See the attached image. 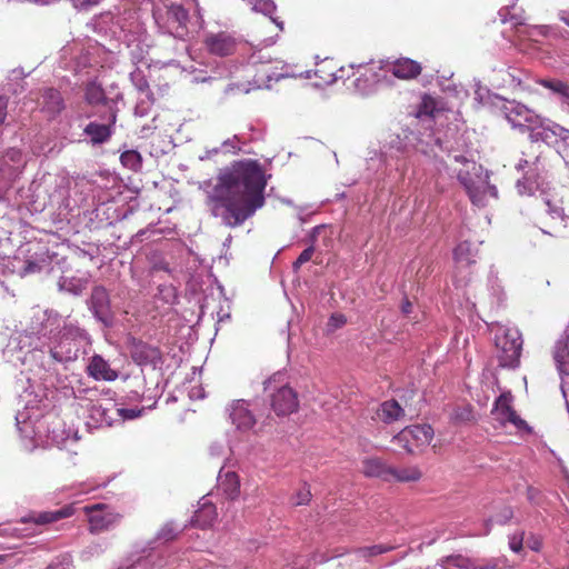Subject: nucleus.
Wrapping results in <instances>:
<instances>
[{"instance_id":"obj_48","label":"nucleus","mask_w":569,"mask_h":569,"mask_svg":"<svg viewBox=\"0 0 569 569\" xmlns=\"http://www.w3.org/2000/svg\"><path fill=\"white\" fill-rule=\"evenodd\" d=\"M512 510L509 507H505L499 515H497L493 518H490L488 522L495 521L497 523L503 525L512 518Z\"/></svg>"},{"instance_id":"obj_7","label":"nucleus","mask_w":569,"mask_h":569,"mask_svg":"<svg viewBox=\"0 0 569 569\" xmlns=\"http://www.w3.org/2000/svg\"><path fill=\"white\" fill-rule=\"evenodd\" d=\"M393 549L395 546L391 545H373L355 549L345 555H337L336 557H341L338 563L341 569H367V563L370 562L373 557Z\"/></svg>"},{"instance_id":"obj_2","label":"nucleus","mask_w":569,"mask_h":569,"mask_svg":"<svg viewBox=\"0 0 569 569\" xmlns=\"http://www.w3.org/2000/svg\"><path fill=\"white\" fill-rule=\"evenodd\" d=\"M469 166L470 169L458 171V180L463 186L471 203L483 208L491 199L498 198L497 187L490 183V173L481 164L469 163Z\"/></svg>"},{"instance_id":"obj_45","label":"nucleus","mask_w":569,"mask_h":569,"mask_svg":"<svg viewBox=\"0 0 569 569\" xmlns=\"http://www.w3.org/2000/svg\"><path fill=\"white\" fill-rule=\"evenodd\" d=\"M315 252V248L313 246H310L308 247L307 249H305L298 257V259L295 261L293 263V268L295 269H298L300 268L303 263L308 262L311 258H312V254Z\"/></svg>"},{"instance_id":"obj_27","label":"nucleus","mask_w":569,"mask_h":569,"mask_svg":"<svg viewBox=\"0 0 569 569\" xmlns=\"http://www.w3.org/2000/svg\"><path fill=\"white\" fill-rule=\"evenodd\" d=\"M218 488L227 496V498L233 500L240 493V480L236 472L220 470L218 475Z\"/></svg>"},{"instance_id":"obj_60","label":"nucleus","mask_w":569,"mask_h":569,"mask_svg":"<svg viewBox=\"0 0 569 569\" xmlns=\"http://www.w3.org/2000/svg\"><path fill=\"white\" fill-rule=\"evenodd\" d=\"M560 20L569 27V10H562L559 13Z\"/></svg>"},{"instance_id":"obj_38","label":"nucleus","mask_w":569,"mask_h":569,"mask_svg":"<svg viewBox=\"0 0 569 569\" xmlns=\"http://www.w3.org/2000/svg\"><path fill=\"white\" fill-rule=\"evenodd\" d=\"M252 9L257 12H261L266 16H271L277 7L273 0H256L253 3ZM271 20L280 28L282 29V22L278 21L276 18L270 17Z\"/></svg>"},{"instance_id":"obj_13","label":"nucleus","mask_w":569,"mask_h":569,"mask_svg":"<svg viewBox=\"0 0 569 569\" xmlns=\"http://www.w3.org/2000/svg\"><path fill=\"white\" fill-rule=\"evenodd\" d=\"M88 307L93 316L104 325H110L112 321V311L110 297L107 289L102 286H96L92 289Z\"/></svg>"},{"instance_id":"obj_34","label":"nucleus","mask_w":569,"mask_h":569,"mask_svg":"<svg viewBox=\"0 0 569 569\" xmlns=\"http://www.w3.org/2000/svg\"><path fill=\"white\" fill-rule=\"evenodd\" d=\"M446 561L449 565H452L455 568H461V569H500L498 563L496 561H490L488 563L483 565H476L472 563L469 559L463 558L462 556H450L446 558Z\"/></svg>"},{"instance_id":"obj_40","label":"nucleus","mask_w":569,"mask_h":569,"mask_svg":"<svg viewBox=\"0 0 569 569\" xmlns=\"http://www.w3.org/2000/svg\"><path fill=\"white\" fill-rule=\"evenodd\" d=\"M311 500V491L309 486L303 485L292 498V503L296 506L307 505Z\"/></svg>"},{"instance_id":"obj_52","label":"nucleus","mask_w":569,"mask_h":569,"mask_svg":"<svg viewBox=\"0 0 569 569\" xmlns=\"http://www.w3.org/2000/svg\"><path fill=\"white\" fill-rule=\"evenodd\" d=\"M527 498L531 503L539 505L540 503V491L533 487H528Z\"/></svg>"},{"instance_id":"obj_64","label":"nucleus","mask_w":569,"mask_h":569,"mask_svg":"<svg viewBox=\"0 0 569 569\" xmlns=\"http://www.w3.org/2000/svg\"><path fill=\"white\" fill-rule=\"evenodd\" d=\"M4 560V557L3 556H0V563H2Z\"/></svg>"},{"instance_id":"obj_24","label":"nucleus","mask_w":569,"mask_h":569,"mask_svg":"<svg viewBox=\"0 0 569 569\" xmlns=\"http://www.w3.org/2000/svg\"><path fill=\"white\" fill-rule=\"evenodd\" d=\"M23 158L19 149L11 148L7 150L0 159V171L8 178H13L18 174L22 167Z\"/></svg>"},{"instance_id":"obj_39","label":"nucleus","mask_w":569,"mask_h":569,"mask_svg":"<svg viewBox=\"0 0 569 569\" xmlns=\"http://www.w3.org/2000/svg\"><path fill=\"white\" fill-rule=\"evenodd\" d=\"M558 131L556 148L562 158L569 162V129L561 126V129H558Z\"/></svg>"},{"instance_id":"obj_41","label":"nucleus","mask_w":569,"mask_h":569,"mask_svg":"<svg viewBox=\"0 0 569 569\" xmlns=\"http://www.w3.org/2000/svg\"><path fill=\"white\" fill-rule=\"evenodd\" d=\"M152 103H153L152 97H149V98H146V96L140 97L139 101L137 102L136 108H134L136 116L143 117V116L148 114L149 109L152 106Z\"/></svg>"},{"instance_id":"obj_37","label":"nucleus","mask_w":569,"mask_h":569,"mask_svg":"<svg viewBox=\"0 0 569 569\" xmlns=\"http://www.w3.org/2000/svg\"><path fill=\"white\" fill-rule=\"evenodd\" d=\"M540 84L561 97L563 101H569V86L566 82L556 79H543Z\"/></svg>"},{"instance_id":"obj_42","label":"nucleus","mask_w":569,"mask_h":569,"mask_svg":"<svg viewBox=\"0 0 569 569\" xmlns=\"http://www.w3.org/2000/svg\"><path fill=\"white\" fill-rule=\"evenodd\" d=\"M178 532V528L172 523H166L158 532V538L164 541L172 540Z\"/></svg>"},{"instance_id":"obj_62","label":"nucleus","mask_w":569,"mask_h":569,"mask_svg":"<svg viewBox=\"0 0 569 569\" xmlns=\"http://www.w3.org/2000/svg\"><path fill=\"white\" fill-rule=\"evenodd\" d=\"M146 567H147V561H139L131 568H127V569H146Z\"/></svg>"},{"instance_id":"obj_25","label":"nucleus","mask_w":569,"mask_h":569,"mask_svg":"<svg viewBox=\"0 0 569 569\" xmlns=\"http://www.w3.org/2000/svg\"><path fill=\"white\" fill-rule=\"evenodd\" d=\"M390 71L399 79H413L421 73V66L409 58H400L391 64Z\"/></svg>"},{"instance_id":"obj_11","label":"nucleus","mask_w":569,"mask_h":569,"mask_svg":"<svg viewBox=\"0 0 569 569\" xmlns=\"http://www.w3.org/2000/svg\"><path fill=\"white\" fill-rule=\"evenodd\" d=\"M478 246L469 241H463L455 249V262H456V281L459 284H467L470 280V272L467 269L476 262L478 257Z\"/></svg>"},{"instance_id":"obj_32","label":"nucleus","mask_w":569,"mask_h":569,"mask_svg":"<svg viewBox=\"0 0 569 569\" xmlns=\"http://www.w3.org/2000/svg\"><path fill=\"white\" fill-rule=\"evenodd\" d=\"M58 287L61 291H66L74 296H80L88 287V279L78 277H61L58 281Z\"/></svg>"},{"instance_id":"obj_63","label":"nucleus","mask_w":569,"mask_h":569,"mask_svg":"<svg viewBox=\"0 0 569 569\" xmlns=\"http://www.w3.org/2000/svg\"><path fill=\"white\" fill-rule=\"evenodd\" d=\"M436 146L439 148V149H442V144H441V141L439 139H436Z\"/></svg>"},{"instance_id":"obj_57","label":"nucleus","mask_w":569,"mask_h":569,"mask_svg":"<svg viewBox=\"0 0 569 569\" xmlns=\"http://www.w3.org/2000/svg\"><path fill=\"white\" fill-rule=\"evenodd\" d=\"M288 76L289 74L287 72H271V73L267 74V79L269 81H271V80L279 81L280 79L286 78Z\"/></svg>"},{"instance_id":"obj_33","label":"nucleus","mask_w":569,"mask_h":569,"mask_svg":"<svg viewBox=\"0 0 569 569\" xmlns=\"http://www.w3.org/2000/svg\"><path fill=\"white\" fill-rule=\"evenodd\" d=\"M422 477L421 470L416 466L405 467V468H393L391 467L390 472V481L398 482H415L419 481Z\"/></svg>"},{"instance_id":"obj_58","label":"nucleus","mask_w":569,"mask_h":569,"mask_svg":"<svg viewBox=\"0 0 569 569\" xmlns=\"http://www.w3.org/2000/svg\"><path fill=\"white\" fill-rule=\"evenodd\" d=\"M321 229H322V226H317V227L312 228V230L310 232V240H311L312 243L316 242L317 237H318V234H319Z\"/></svg>"},{"instance_id":"obj_54","label":"nucleus","mask_w":569,"mask_h":569,"mask_svg":"<svg viewBox=\"0 0 569 569\" xmlns=\"http://www.w3.org/2000/svg\"><path fill=\"white\" fill-rule=\"evenodd\" d=\"M137 86L141 96H146V98L152 97V93L149 91V84L144 79H141Z\"/></svg>"},{"instance_id":"obj_6","label":"nucleus","mask_w":569,"mask_h":569,"mask_svg":"<svg viewBox=\"0 0 569 569\" xmlns=\"http://www.w3.org/2000/svg\"><path fill=\"white\" fill-rule=\"evenodd\" d=\"M525 158H521L519 162L516 164V169L518 171L523 172V180H520L517 183V188L520 193H523L526 190L531 191V187H526L525 183H537L540 178L546 173V159L541 156V153L529 152L522 153Z\"/></svg>"},{"instance_id":"obj_15","label":"nucleus","mask_w":569,"mask_h":569,"mask_svg":"<svg viewBox=\"0 0 569 569\" xmlns=\"http://www.w3.org/2000/svg\"><path fill=\"white\" fill-rule=\"evenodd\" d=\"M433 438V430L429 425H416L405 428L397 436L393 441H412L415 448L428 446Z\"/></svg>"},{"instance_id":"obj_61","label":"nucleus","mask_w":569,"mask_h":569,"mask_svg":"<svg viewBox=\"0 0 569 569\" xmlns=\"http://www.w3.org/2000/svg\"><path fill=\"white\" fill-rule=\"evenodd\" d=\"M411 308H412V305L409 300H405L402 302V306H401V309H402V312L408 315L411 312Z\"/></svg>"},{"instance_id":"obj_17","label":"nucleus","mask_w":569,"mask_h":569,"mask_svg":"<svg viewBox=\"0 0 569 569\" xmlns=\"http://www.w3.org/2000/svg\"><path fill=\"white\" fill-rule=\"evenodd\" d=\"M558 129H561V126L555 122L545 124L539 118L538 123H533L532 127H528L526 131H529V137L531 142L542 141L547 144H551L556 147L558 141Z\"/></svg>"},{"instance_id":"obj_29","label":"nucleus","mask_w":569,"mask_h":569,"mask_svg":"<svg viewBox=\"0 0 569 569\" xmlns=\"http://www.w3.org/2000/svg\"><path fill=\"white\" fill-rule=\"evenodd\" d=\"M405 415L403 409L396 400L382 402L377 409V418L385 423H392Z\"/></svg>"},{"instance_id":"obj_35","label":"nucleus","mask_w":569,"mask_h":569,"mask_svg":"<svg viewBox=\"0 0 569 569\" xmlns=\"http://www.w3.org/2000/svg\"><path fill=\"white\" fill-rule=\"evenodd\" d=\"M71 516V509L70 508H61L56 511H44L40 512L36 518L34 522L38 525H46L54 522L59 519L67 518Z\"/></svg>"},{"instance_id":"obj_43","label":"nucleus","mask_w":569,"mask_h":569,"mask_svg":"<svg viewBox=\"0 0 569 569\" xmlns=\"http://www.w3.org/2000/svg\"><path fill=\"white\" fill-rule=\"evenodd\" d=\"M72 559L69 555H63L53 560L46 569H71Z\"/></svg>"},{"instance_id":"obj_8","label":"nucleus","mask_w":569,"mask_h":569,"mask_svg":"<svg viewBox=\"0 0 569 569\" xmlns=\"http://www.w3.org/2000/svg\"><path fill=\"white\" fill-rule=\"evenodd\" d=\"M547 209L548 221H542L541 232L552 237H562L569 228V214L565 213L563 208L558 206V200L550 197L542 198Z\"/></svg>"},{"instance_id":"obj_16","label":"nucleus","mask_w":569,"mask_h":569,"mask_svg":"<svg viewBox=\"0 0 569 569\" xmlns=\"http://www.w3.org/2000/svg\"><path fill=\"white\" fill-rule=\"evenodd\" d=\"M229 410L231 422L237 427V429L246 431L250 430L256 425V418L249 409V403L246 400H234L230 405Z\"/></svg>"},{"instance_id":"obj_21","label":"nucleus","mask_w":569,"mask_h":569,"mask_svg":"<svg viewBox=\"0 0 569 569\" xmlns=\"http://www.w3.org/2000/svg\"><path fill=\"white\" fill-rule=\"evenodd\" d=\"M87 371L90 377H93L97 380L112 381L118 377L117 371L111 369L108 361L104 360L100 355H94L91 357L87 367Z\"/></svg>"},{"instance_id":"obj_4","label":"nucleus","mask_w":569,"mask_h":569,"mask_svg":"<svg viewBox=\"0 0 569 569\" xmlns=\"http://www.w3.org/2000/svg\"><path fill=\"white\" fill-rule=\"evenodd\" d=\"M495 332V346L499 366L515 369L520 363L522 350V338L520 331L515 327L497 323L492 326Z\"/></svg>"},{"instance_id":"obj_5","label":"nucleus","mask_w":569,"mask_h":569,"mask_svg":"<svg viewBox=\"0 0 569 569\" xmlns=\"http://www.w3.org/2000/svg\"><path fill=\"white\" fill-rule=\"evenodd\" d=\"M264 392L268 393L270 406L277 416H288L299 407L297 392L283 383L280 373H277L263 382Z\"/></svg>"},{"instance_id":"obj_1","label":"nucleus","mask_w":569,"mask_h":569,"mask_svg":"<svg viewBox=\"0 0 569 569\" xmlns=\"http://www.w3.org/2000/svg\"><path fill=\"white\" fill-rule=\"evenodd\" d=\"M266 186V174L258 161H234L220 170L207 194V206L226 227H239L263 207Z\"/></svg>"},{"instance_id":"obj_50","label":"nucleus","mask_w":569,"mask_h":569,"mask_svg":"<svg viewBox=\"0 0 569 569\" xmlns=\"http://www.w3.org/2000/svg\"><path fill=\"white\" fill-rule=\"evenodd\" d=\"M239 143H240L239 137L238 136H233L232 138L227 139L226 141H223L222 147L227 151H231V152L236 153L237 151L240 150Z\"/></svg>"},{"instance_id":"obj_9","label":"nucleus","mask_w":569,"mask_h":569,"mask_svg":"<svg viewBox=\"0 0 569 569\" xmlns=\"http://www.w3.org/2000/svg\"><path fill=\"white\" fill-rule=\"evenodd\" d=\"M513 396L510 391L502 392L493 403L491 413L495 419L505 426L507 422L513 425L519 431L531 432V428L528 423L521 419L512 407Z\"/></svg>"},{"instance_id":"obj_53","label":"nucleus","mask_w":569,"mask_h":569,"mask_svg":"<svg viewBox=\"0 0 569 569\" xmlns=\"http://www.w3.org/2000/svg\"><path fill=\"white\" fill-rule=\"evenodd\" d=\"M7 106L8 99L4 96H0V126L4 122V119L7 117Z\"/></svg>"},{"instance_id":"obj_20","label":"nucleus","mask_w":569,"mask_h":569,"mask_svg":"<svg viewBox=\"0 0 569 569\" xmlns=\"http://www.w3.org/2000/svg\"><path fill=\"white\" fill-rule=\"evenodd\" d=\"M166 17L170 32L182 38L186 34L188 11L181 4H171L167 8Z\"/></svg>"},{"instance_id":"obj_36","label":"nucleus","mask_w":569,"mask_h":569,"mask_svg":"<svg viewBox=\"0 0 569 569\" xmlns=\"http://www.w3.org/2000/svg\"><path fill=\"white\" fill-rule=\"evenodd\" d=\"M120 161L123 167L132 170L139 171L142 167V157L137 150H127L121 153Z\"/></svg>"},{"instance_id":"obj_28","label":"nucleus","mask_w":569,"mask_h":569,"mask_svg":"<svg viewBox=\"0 0 569 569\" xmlns=\"http://www.w3.org/2000/svg\"><path fill=\"white\" fill-rule=\"evenodd\" d=\"M84 98L90 106H104L107 108V113H109L110 106L116 107V102L112 99H108L103 89L96 82L87 84Z\"/></svg>"},{"instance_id":"obj_26","label":"nucleus","mask_w":569,"mask_h":569,"mask_svg":"<svg viewBox=\"0 0 569 569\" xmlns=\"http://www.w3.org/2000/svg\"><path fill=\"white\" fill-rule=\"evenodd\" d=\"M217 518V510L214 505L206 497L199 501V508L194 512L192 522L200 528H207L213 523Z\"/></svg>"},{"instance_id":"obj_46","label":"nucleus","mask_w":569,"mask_h":569,"mask_svg":"<svg viewBox=\"0 0 569 569\" xmlns=\"http://www.w3.org/2000/svg\"><path fill=\"white\" fill-rule=\"evenodd\" d=\"M489 281L492 295L496 296L498 302H502L505 300V292L497 278L493 279V277L490 276Z\"/></svg>"},{"instance_id":"obj_10","label":"nucleus","mask_w":569,"mask_h":569,"mask_svg":"<svg viewBox=\"0 0 569 569\" xmlns=\"http://www.w3.org/2000/svg\"><path fill=\"white\" fill-rule=\"evenodd\" d=\"M506 120L512 128L526 131L528 127L539 122V116L525 104L517 101H505L500 108Z\"/></svg>"},{"instance_id":"obj_51","label":"nucleus","mask_w":569,"mask_h":569,"mask_svg":"<svg viewBox=\"0 0 569 569\" xmlns=\"http://www.w3.org/2000/svg\"><path fill=\"white\" fill-rule=\"evenodd\" d=\"M42 267L36 261H27L21 270V276L40 272Z\"/></svg>"},{"instance_id":"obj_31","label":"nucleus","mask_w":569,"mask_h":569,"mask_svg":"<svg viewBox=\"0 0 569 569\" xmlns=\"http://www.w3.org/2000/svg\"><path fill=\"white\" fill-rule=\"evenodd\" d=\"M358 68L363 69L365 72H362L360 77L356 79L355 86L361 93H368L379 81V76L372 67L359 64Z\"/></svg>"},{"instance_id":"obj_19","label":"nucleus","mask_w":569,"mask_h":569,"mask_svg":"<svg viewBox=\"0 0 569 569\" xmlns=\"http://www.w3.org/2000/svg\"><path fill=\"white\" fill-rule=\"evenodd\" d=\"M66 109L64 100L57 89L48 88L42 93L41 111L48 119H56Z\"/></svg>"},{"instance_id":"obj_59","label":"nucleus","mask_w":569,"mask_h":569,"mask_svg":"<svg viewBox=\"0 0 569 569\" xmlns=\"http://www.w3.org/2000/svg\"><path fill=\"white\" fill-rule=\"evenodd\" d=\"M94 411H96V412H100V411H101V416H103V420H104L108 425H110V423H111V420H110L111 418H110V417H106L108 409L101 408V406H99V407H96V408H94Z\"/></svg>"},{"instance_id":"obj_44","label":"nucleus","mask_w":569,"mask_h":569,"mask_svg":"<svg viewBox=\"0 0 569 569\" xmlns=\"http://www.w3.org/2000/svg\"><path fill=\"white\" fill-rule=\"evenodd\" d=\"M523 532L519 531L509 537V548L513 552H519L522 549Z\"/></svg>"},{"instance_id":"obj_14","label":"nucleus","mask_w":569,"mask_h":569,"mask_svg":"<svg viewBox=\"0 0 569 569\" xmlns=\"http://www.w3.org/2000/svg\"><path fill=\"white\" fill-rule=\"evenodd\" d=\"M84 510L88 515L90 530L92 532H100L108 530L119 521V515L112 512L109 508L102 505H93L86 507Z\"/></svg>"},{"instance_id":"obj_56","label":"nucleus","mask_w":569,"mask_h":569,"mask_svg":"<svg viewBox=\"0 0 569 569\" xmlns=\"http://www.w3.org/2000/svg\"><path fill=\"white\" fill-rule=\"evenodd\" d=\"M398 446L403 448L407 452L412 453L415 446L412 441H395Z\"/></svg>"},{"instance_id":"obj_47","label":"nucleus","mask_w":569,"mask_h":569,"mask_svg":"<svg viewBox=\"0 0 569 569\" xmlns=\"http://www.w3.org/2000/svg\"><path fill=\"white\" fill-rule=\"evenodd\" d=\"M347 322V319L341 313L332 315L328 321V329L330 331H335L341 328Z\"/></svg>"},{"instance_id":"obj_3","label":"nucleus","mask_w":569,"mask_h":569,"mask_svg":"<svg viewBox=\"0 0 569 569\" xmlns=\"http://www.w3.org/2000/svg\"><path fill=\"white\" fill-rule=\"evenodd\" d=\"M90 343V336L84 329L71 321H66L50 347V357L56 362H71Z\"/></svg>"},{"instance_id":"obj_12","label":"nucleus","mask_w":569,"mask_h":569,"mask_svg":"<svg viewBox=\"0 0 569 569\" xmlns=\"http://www.w3.org/2000/svg\"><path fill=\"white\" fill-rule=\"evenodd\" d=\"M117 116V107L110 106L109 113L106 116L104 123L91 121L84 127L83 133L89 138L91 144L97 146L109 141L114 131Z\"/></svg>"},{"instance_id":"obj_22","label":"nucleus","mask_w":569,"mask_h":569,"mask_svg":"<svg viewBox=\"0 0 569 569\" xmlns=\"http://www.w3.org/2000/svg\"><path fill=\"white\" fill-rule=\"evenodd\" d=\"M361 466V471L366 477L390 481L391 467L380 458H366L362 460Z\"/></svg>"},{"instance_id":"obj_55","label":"nucleus","mask_w":569,"mask_h":569,"mask_svg":"<svg viewBox=\"0 0 569 569\" xmlns=\"http://www.w3.org/2000/svg\"><path fill=\"white\" fill-rule=\"evenodd\" d=\"M453 159H455L456 162L463 164L465 166L463 169H470L469 163H476L473 160H469L463 154H456V156H453Z\"/></svg>"},{"instance_id":"obj_23","label":"nucleus","mask_w":569,"mask_h":569,"mask_svg":"<svg viewBox=\"0 0 569 569\" xmlns=\"http://www.w3.org/2000/svg\"><path fill=\"white\" fill-rule=\"evenodd\" d=\"M130 352L133 361L138 365H154L161 359V353L157 347L141 341L133 343Z\"/></svg>"},{"instance_id":"obj_49","label":"nucleus","mask_w":569,"mask_h":569,"mask_svg":"<svg viewBox=\"0 0 569 569\" xmlns=\"http://www.w3.org/2000/svg\"><path fill=\"white\" fill-rule=\"evenodd\" d=\"M113 410L117 412L118 416L122 418V420L127 419H134L140 415V410L136 409H124V408H116L113 407Z\"/></svg>"},{"instance_id":"obj_30","label":"nucleus","mask_w":569,"mask_h":569,"mask_svg":"<svg viewBox=\"0 0 569 569\" xmlns=\"http://www.w3.org/2000/svg\"><path fill=\"white\" fill-rule=\"evenodd\" d=\"M553 358L559 373L569 376V336L557 341Z\"/></svg>"},{"instance_id":"obj_18","label":"nucleus","mask_w":569,"mask_h":569,"mask_svg":"<svg viewBox=\"0 0 569 569\" xmlns=\"http://www.w3.org/2000/svg\"><path fill=\"white\" fill-rule=\"evenodd\" d=\"M204 43L210 53L220 57L230 56L236 50L234 39L226 32L209 34Z\"/></svg>"}]
</instances>
